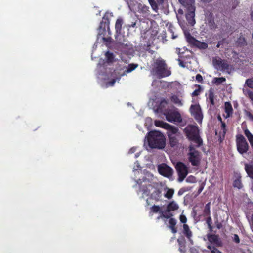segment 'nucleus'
<instances>
[{
	"instance_id": "obj_3",
	"label": "nucleus",
	"mask_w": 253,
	"mask_h": 253,
	"mask_svg": "<svg viewBox=\"0 0 253 253\" xmlns=\"http://www.w3.org/2000/svg\"><path fill=\"white\" fill-rule=\"evenodd\" d=\"M185 132L188 139L191 141L190 145L200 146L202 144V140L200 137L197 127L194 126H188L185 128Z\"/></svg>"
},
{
	"instance_id": "obj_53",
	"label": "nucleus",
	"mask_w": 253,
	"mask_h": 253,
	"mask_svg": "<svg viewBox=\"0 0 253 253\" xmlns=\"http://www.w3.org/2000/svg\"><path fill=\"white\" fill-rule=\"evenodd\" d=\"M196 80L199 83H201L203 81V77L202 76L198 74L196 76Z\"/></svg>"
},
{
	"instance_id": "obj_42",
	"label": "nucleus",
	"mask_w": 253,
	"mask_h": 253,
	"mask_svg": "<svg viewBox=\"0 0 253 253\" xmlns=\"http://www.w3.org/2000/svg\"><path fill=\"white\" fill-rule=\"evenodd\" d=\"M226 132L225 123L221 122V131L219 132L220 136L224 137Z\"/></svg>"
},
{
	"instance_id": "obj_18",
	"label": "nucleus",
	"mask_w": 253,
	"mask_h": 253,
	"mask_svg": "<svg viewBox=\"0 0 253 253\" xmlns=\"http://www.w3.org/2000/svg\"><path fill=\"white\" fill-rule=\"evenodd\" d=\"M245 169L248 175L253 179V162L245 164Z\"/></svg>"
},
{
	"instance_id": "obj_24",
	"label": "nucleus",
	"mask_w": 253,
	"mask_h": 253,
	"mask_svg": "<svg viewBox=\"0 0 253 253\" xmlns=\"http://www.w3.org/2000/svg\"><path fill=\"white\" fill-rule=\"evenodd\" d=\"M166 27L168 28V31L171 34V38L173 39H174L178 37L177 34H175V28L172 23H168L166 25Z\"/></svg>"
},
{
	"instance_id": "obj_62",
	"label": "nucleus",
	"mask_w": 253,
	"mask_h": 253,
	"mask_svg": "<svg viewBox=\"0 0 253 253\" xmlns=\"http://www.w3.org/2000/svg\"><path fill=\"white\" fill-rule=\"evenodd\" d=\"M200 2H202L204 5H205L206 0H200Z\"/></svg>"
},
{
	"instance_id": "obj_6",
	"label": "nucleus",
	"mask_w": 253,
	"mask_h": 253,
	"mask_svg": "<svg viewBox=\"0 0 253 253\" xmlns=\"http://www.w3.org/2000/svg\"><path fill=\"white\" fill-rule=\"evenodd\" d=\"M212 64L217 70L223 72H229V64L226 60H223L220 57H216L213 58Z\"/></svg>"
},
{
	"instance_id": "obj_28",
	"label": "nucleus",
	"mask_w": 253,
	"mask_h": 253,
	"mask_svg": "<svg viewBox=\"0 0 253 253\" xmlns=\"http://www.w3.org/2000/svg\"><path fill=\"white\" fill-rule=\"evenodd\" d=\"M245 135L248 138L251 146L253 147V135L251 133L250 131L246 129L244 130Z\"/></svg>"
},
{
	"instance_id": "obj_27",
	"label": "nucleus",
	"mask_w": 253,
	"mask_h": 253,
	"mask_svg": "<svg viewBox=\"0 0 253 253\" xmlns=\"http://www.w3.org/2000/svg\"><path fill=\"white\" fill-rule=\"evenodd\" d=\"M161 197V191L160 189L155 190L151 194V198L156 201H159Z\"/></svg>"
},
{
	"instance_id": "obj_19",
	"label": "nucleus",
	"mask_w": 253,
	"mask_h": 253,
	"mask_svg": "<svg viewBox=\"0 0 253 253\" xmlns=\"http://www.w3.org/2000/svg\"><path fill=\"white\" fill-rule=\"evenodd\" d=\"M233 110L231 104L229 102H226L225 103V112L226 113L225 117L227 118L230 117L233 113Z\"/></svg>"
},
{
	"instance_id": "obj_31",
	"label": "nucleus",
	"mask_w": 253,
	"mask_h": 253,
	"mask_svg": "<svg viewBox=\"0 0 253 253\" xmlns=\"http://www.w3.org/2000/svg\"><path fill=\"white\" fill-rule=\"evenodd\" d=\"M170 211H167V210L165 211H162L161 215L158 217V219H159L160 217H164L165 218H169L173 215L172 213H170Z\"/></svg>"
},
{
	"instance_id": "obj_33",
	"label": "nucleus",
	"mask_w": 253,
	"mask_h": 253,
	"mask_svg": "<svg viewBox=\"0 0 253 253\" xmlns=\"http://www.w3.org/2000/svg\"><path fill=\"white\" fill-rule=\"evenodd\" d=\"M162 211L161 209V208L160 206L157 205H153L150 208V213H157L159 212L160 213H161V211Z\"/></svg>"
},
{
	"instance_id": "obj_60",
	"label": "nucleus",
	"mask_w": 253,
	"mask_h": 253,
	"mask_svg": "<svg viewBox=\"0 0 253 253\" xmlns=\"http://www.w3.org/2000/svg\"><path fill=\"white\" fill-rule=\"evenodd\" d=\"M216 238H217L216 236H210V237H209V240L210 241H211V239H213V240H216Z\"/></svg>"
},
{
	"instance_id": "obj_52",
	"label": "nucleus",
	"mask_w": 253,
	"mask_h": 253,
	"mask_svg": "<svg viewBox=\"0 0 253 253\" xmlns=\"http://www.w3.org/2000/svg\"><path fill=\"white\" fill-rule=\"evenodd\" d=\"M178 16H181L182 18H184L185 17V15H183V10L179 9L178 10V13L177 14V18L178 19Z\"/></svg>"
},
{
	"instance_id": "obj_46",
	"label": "nucleus",
	"mask_w": 253,
	"mask_h": 253,
	"mask_svg": "<svg viewBox=\"0 0 253 253\" xmlns=\"http://www.w3.org/2000/svg\"><path fill=\"white\" fill-rule=\"evenodd\" d=\"M209 99L211 104L214 105V93L212 89L209 90Z\"/></svg>"
},
{
	"instance_id": "obj_17",
	"label": "nucleus",
	"mask_w": 253,
	"mask_h": 253,
	"mask_svg": "<svg viewBox=\"0 0 253 253\" xmlns=\"http://www.w3.org/2000/svg\"><path fill=\"white\" fill-rule=\"evenodd\" d=\"M180 50V48L176 49V51L178 52V54H179V58L178 59L179 65L182 67H185L186 66L185 64L186 63L185 57H187V56L184 55V52L181 53Z\"/></svg>"
},
{
	"instance_id": "obj_30",
	"label": "nucleus",
	"mask_w": 253,
	"mask_h": 253,
	"mask_svg": "<svg viewBox=\"0 0 253 253\" xmlns=\"http://www.w3.org/2000/svg\"><path fill=\"white\" fill-rule=\"evenodd\" d=\"M195 86L197 88L191 94L192 97L197 96L203 91V89L200 85L195 84Z\"/></svg>"
},
{
	"instance_id": "obj_59",
	"label": "nucleus",
	"mask_w": 253,
	"mask_h": 253,
	"mask_svg": "<svg viewBox=\"0 0 253 253\" xmlns=\"http://www.w3.org/2000/svg\"><path fill=\"white\" fill-rule=\"evenodd\" d=\"M158 5H162L164 3V0H156Z\"/></svg>"
},
{
	"instance_id": "obj_21",
	"label": "nucleus",
	"mask_w": 253,
	"mask_h": 253,
	"mask_svg": "<svg viewBox=\"0 0 253 253\" xmlns=\"http://www.w3.org/2000/svg\"><path fill=\"white\" fill-rule=\"evenodd\" d=\"M179 135H175L174 136H168L169 143L171 147H174L177 145L178 144V138Z\"/></svg>"
},
{
	"instance_id": "obj_7",
	"label": "nucleus",
	"mask_w": 253,
	"mask_h": 253,
	"mask_svg": "<svg viewBox=\"0 0 253 253\" xmlns=\"http://www.w3.org/2000/svg\"><path fill=\"white\" fill-rule=\"evenodd\" d=\"M175 169L178 175V181L182 182L188 174V168L182 162H177L175 165Z\"/></svg>"
},
{
	"instance_id": "obj_14",
	"label": "nucleus",
	"mask_w": 253,
	"mask_h": 253,
	"mask_svg": "<svg viewBox=\"0 0 253 253\" xmlns=\"http://www.w3.org/2000/svg\"><path fill=\"white\" fill-rule=\"evenodd\" d=\"M110 21L108 17H103V21L100 23L98 34L100 35H104V33L106 32V29H107L108 35L111 34L109 28Z\"/></svg>"
},
{
	"instance_id": "obj_12",
	"label": "nucleus",
	"mask_w": 253,
	"mask_h": 253,
	"mask_svg": "<svg viewBox=\"0 0 253 253\" xmlns=\"http://www.w3.org/2000/svg\"><path fill=\"white\" fill-rule=\"evenodd\" d=\"M136 183L140 186V190L142 192L143 194L148 195L150 194V190L148 187L151 186V181L149 179L144 177L142 179H138Z\"/></svg>"
},
{
	"instance_id": "obj_41",
	"label": "nucleus",
	"mask_w": 253,
	"mask_h": 253,
	"mask_svg": "<svg viewBox=\"0 0 253 253\" xmlns=\"http://www.w3.org/2000/svg\"><path fill=\"white\" fill-rule=\"evenodd\" d=\"M174 191L173 189H169L165 194V197L167 198L170 199H171L174 194Z\"/></svg>"
},
{
	"instance_id": "obj_13",
	"label": "nucleus",
	"mask_w": 253,
	"mask_h": 253,
	"mask_svg": "<svg viewBox=\"0 0 253 253\" xmlns=\"http://www.w3.org/2000/svg\"><path fill=\"white\" fill-rule=\"evenodd\" d=\"M158 170L159 173L166 177H169L173 174L172 169L165 164H162L158 166Z\"/></svg>"
},
{
	"instance_id": "obj_29",
	"label": "nucleus",
	"mask_w": 253,
	"mask_h": 253,
	"mask_svg": "<svg viewBox=\"0 0 253 253\" xmlns=\"http://www.w3.org/2000/svg\"><path fill=\"white\" fill-rule=\"evenodd\" d=\"M226 81V79L224 77L216 78L215 77L212 79V83L218 85L222 83H224Z\"/></svg>"
},
{
	"instance_id": "obj_25",
	"label": "nucleus",
	"mask_w": 253,
	"mask_h": 253,
	"mask_svg": "<svg viewBox=\"0 0 253 253\" xmlns=\"http://www.w3.org/2000/svg\"><path fill=\"white\" fill-rule=\"evenodd\" d=\"M169 227L173 233H176L177 232V229L175 227L176 224V220L173 218H170L169 221Z\"/></svg>"
},
{
	"instance_id": "obj_26",
	"label": "nucleus",
	"mask_w": 253,
	"mask_h": 253,
	"mask_svg": "<svg viewBox=\"0 0 253 253\" xmlns=\"http://www.w3.org/2000/svg\"><path fill=\"white\" fill-rule=\"evenodd\" d=\"M178 205L174 201L170 202L167 206V211H172L178 209Z\"/></svg>"
},
{
	"instance_id": "obj_9",
	"label": "nucleus",
	"mask_w": 253,
	"mask_h": 253,
	"mask_svg": "<svg viewBox=\"0 0 253 253\" xmlns=\"http://www.w3.org/2000/svg\"><path fill=\"white\" fill-rule=\"evenodd\" d=\"M185 36L187 42L191 45L200 49H206V42L198 41L191 36L189 32H185Z\"/></svg>"
},
{
	"instance_id": "obj_49",
	"label": "nucleus",
	"mask_w": 253,
	"mask_h": 253,
	"mask_svg": "<svg viewBox=\"0 0 253 253\" xmlns=\"http://www.w3.org/2000/svg\"><path fill=\"white\" fill-rule=\"evenodd\" d=\"M208 248L209 249L212 253H221L220 251L217 250L214 248H211L210 246H208Z\"/></svg>"
},
{
	"instance_id": "obj_10",
	"label": "nucleus",
	"mask_w": 253,
	"mask_h": 253,
	"mask_svg": "<svg viewBox=\"0 0 253 253\" xmlns=\"http://www.w3.org/2000/svg\"><path fill=\"white\" fill-rule=\"evenodd\" d=\"M195 146L190 145L189 160L193 166H198L200 163L199 152L195 150Z\"/></svg>"
},
{
	"instance_id": "obj_56",
	"label": "nucleus",
	"mask_w": 253,
	"mask_h": 253,
	"mask_svg": "<svg viewBox=\"0 0 253 253\" xmlns=\"http://www.w3.org/2000/svg\"><path fill=\"white\" fill-rule=\"evenodd\" d=\"M136 22H132L131 24H130L128 25V28H131V27L134 28L136 26Z\"/></svg>"
},
{
	"instance_id": "obj_47",
	"label": "nucleus",
	"mask_w": 253,
	"mask_h": 253,
	"mask_svg": "<svg viewBox=\"0 0 253 253\" xmlns=\"http://www.w3.org/2000/svg\"><path fill=\"white\" fill-rule=\"evenodd\" d=\"M245 116L251 121H253V115L251 114V112L247 110H245L244 111Z\"/></svg>"
},
{
	"instance_id": "obj_39",
	"label": "nucleus",
	"mask_w": 253,
	"mask_h": 253,
	"mask_svg": "<svg viewBox=\"0 0 253 253\" xmlns=\"http://www.w3.org/2000/svg\"><path fill=\"white\" fill-rule=\"evenodd\" d=\"M138 67V65L136 64H129L126 70V72L130 73L135 70Z\"/></svg>"
},
{
	"instance_id": "obj_38",
	"label": "nucleus",
	"mask_w": 253,
	"mask_h": 253,
	"mask_svg": "<svg viewBox=\"0 0 253 253\" xmlns=\"http://www.w3.org/2000/svg\"><path fill=\"white\" fill-rule=\"evenodd\" d=\"M105 56L108 62L112 63L114 61V55L112 53L107 51L105 53Z\"/></svg>"
},
{
	"instance_id": "obj_55",
	"label": "nucleus",
	"mask_w": 253,
	"mask_h": 253,
	"mask_svg": "<svg viewBox=\"0 0 253 253\" xmlns=\"http://www.w3.org/2000/svg\"><path fill=\"white\" fill-rule=\"evenodd\" d=\"M116 82L115 79H112L111 81L108 82V84L110 86H113Z\"/></svg>"
},
{
	"instance_id": "obj_44",
	"label": "nucleus",
	"mask_w": 253,
	"mask_h": 253,
	"mask_svg": "<svg viewBox=\"0 0 253 253\" xmlns=\"http://www.w3.org/2000/svg\"><path fill=\"white\" fill-rule=\"evenodd\" d=\"M245 84L250 88H253V78L246 80Z\"/></svg>"
},
{
	"instance_id": "obj_45",
	"label": "nucleus",
	"mask_w": 253,
	"mask_h": 253,
	"mask_svg": "<svg viewBox=\"0 0 253 253\" xmlns=\"http://www.w3.org/2000/svg\"><path fill=\"white\" fill-rule=\"evenodd\" d=\"M149 8L148 6L144 5L140 9V12L144 14H147L149 13Z\"/></svg>"
},
{
	"instance_id": "obj_37",
	"label": "nucleus",
	"mask_w": 253,
	"mask_h": 253,
	"mask_svg": "<svg viewBox=\"0 0 253 253\" xmlns=\"http://www.w3.org/2000/svg\"><path fill=\"white\" fill-rule=\"evenodd\" d=\"M233 186L238 189H241L242 187V184L241 183V177H239L237 179L235 180L233 183Z\"/></svg>"
},
{
	"instance_id": "obj_58",
	"label": "nucleus",
	"mask_w": 253,
	"mask_h": 253,
	"mask_svg": "<svg viewBox=\"0 0 253 253\" xmlns=\"http://www.w3.org/2000/svg\"><path fill=\"white\" fill-rule=\"evenodd\" d=\"M211 220V218H208L207 219V223L208 224L209 227L211 229V225L210 224V221Z\"/></svg>"
},
{
	"instance_id": "obj_61",
	"label": "nucleus",
	"mask_w": 253,
	"mask_h": 253,
	"mask_svg": "<svg viewBox=\"0 0 253 253\" xmlns=\"http://www.w3.org/2000/svg\"><path fill=\"white\" fill-rule=\"evenodd\" d=\"M222 42H222V41L219 42L218 43V44H217V45H216L217 47V48L219 47H220V45H221V44H222Z\"/></svg>"
},
{
	"instance_id": "obj_5",
	"label": "nucleus",
	"mask_w": 253,
	"mask_h": 253,
	"mask_svg": "<svg viewBox=\"0 0 253 253\" xmlns=\"http://www.w3.org/2000/svg\"><path fill=\"white\" fill-rule=\"evenodd\" d=\"M164 114L166 120L169 122L181 123L182 121L181 114L177 110H167Z\"/></svg>"
},
{
	"instance_id": "obj_48",
	"label": "nucleus",
	"mask_w": 253,
	"mask_h": 253,
	"mask_svg": "<svg viewBox=\"0 0 253 253\" xmlns=\"http://www.w3.org/2000/svg\"><path fill=\"white\" fill-rule=\"evenodd\" d=\"M180 222L182 223L185 224L187 221V218L184 215H181L179 217Z\"/></svg>"
},
{
	"instance_id": "obj_51",
	"label": "nucleus",
	"mask_w": 253,
	"mask_h": 253,
	"mask_svg": "<svg viewBox=\"0 0 253 253\" xmlns=\"http://www.w3.org/2000/svg\"><path fill=\"white\" fill-rule=\"evenodd\" d=\"M212 16L211 15V18L210 19H209V26L211 28H214V22L213 21V20L212 19Z\"/></svg>"
},
{
	"instance_id": "obj_54",
	"label": "nucleus",
	"mask_w": 253,
	"mask_h": 253,
	"mask_svg": "<svg viewBox=\"0 0 253 253\" xmlns=\"http://www.w3.org/2000/svg\"><path fill=\"white\" fill-rule=\"evenodd\" d=\"M190 253H198L196 249L195 248H193V247L191 248L190 249Z\"/></svg>"
},
{
	"instance_id": "obj_50",
	"label": "nucleus",
	"mask_w": 253,
	"mask_h": 253,
	"mask_svg": "<svg viewBox=\"0 0 253 253\" xmlns=\"http://www.w3.org/2000/svg\"><path fill=\"white\" fill-rule=\"evenodd\" d=\"M102 39L104 42H106L108 43H112L113 42V39L111 37H108L107 38L103 37Z\"/></svg>"
},
{
	"instance_id": "obj_23",
	"label": "nucleus",
	"mask_w": 253,
	"mask_h": 253,
	"mask_svg": "<svg viewBox=\"0 0 253 253\" xmlns=\"http://www.w3.org/2000/svg\"><path fill=\"white\" fill-rule=\"evenodd\" d=\"M183 234L186 236V237L189 240V241L191 242L192 244L193 243L192 242V240L191 239V237L192 236V232L190 230L189 226L187 224H184L183 225Z\"/></svg>"
},
{
	"instance_id": "obj_40",
	"label": "nucleus",
	"mask_w": 253,
	"mask_h": 253,
	"mask_svg": "<svg viewBox=\"0 0 253 253\" xmlns=\"http://www.w3.org/2000/svg\"><path fill=\"white\" fill-rule=\"evenodd\" d=\"M167 123L164 122L163 121L156 120L155 121V125L158 127H161L163 128H165V125H167Z\"/></svg>"
},
{
	"instance_id": "obj_34",
	"label": "nucleus",
	"mask_w": 253,
	"mask_h": 253,
	"mask_svg": "<svg viewBox=\"0 0 253 253\" xmlns=\"http://www.w3.org/2000/svg\"><path fill=\"white\" fill-rule=\"evenodd\" d=\"M171 100L174 103L177 104L178 105L181 106L182 105V103L181 100L176 95H173L171 97Z\"/></svg>"
},
{
	"instance_id": "obj_4",
	"label": "nucleus",
	"mask_w": 253,
	"mask_h": 253,
	"mask_svg": "<svg viewBox=\"0 0 253 253\" xmlns=\"http://www.w3.org/2000/svg\"><path fill=\"white\" fill-rule=\"evenodd\" d=\"M153 71L159 78L168 77L171 75V71L168 69L165 61L158 58L155 61L153 68Z\"/></svg>"
},
{
	"instance_id": "obj_63",
	"label": "nucleus",
	"mask_w": 253,
	"mask_h": 253,
	"mask_svg": "<svg viewBox=\"0 0 253 253\" xmlns=\"http://www.w3.org/2000/svg\"><path fill=\"white\" fill-rule=\"evenodd\" d=\"M150 205V203L149 201V199L146 200V206H149Z\"/></svg>"
},
{
	"instance_id": "obj_22",
	"label": "nucleus",
	"mask_w": 253,
	"mask_h": 253,
	"mask_svg": "<svg viewBox=\"0 0 253 253\" xmlns=\"http://www.w3.org/2000/svg\"><path fill=\"white\" fill-rule=\"evenodd\" d=\"M177 242L179 245V251L181 253H186V242L184 239H178Z\"/></svg>"
},
{
	"instance_id": "obj_11",
	"label": "nucleus",
	"mask_w": 253,
	"mask_h": 253,
	"mask_svg": "<svg viewBox=\"0 0 253 253\" xmlns=\"http://www.w3.org/2000/svg\"><path fill=\"white\" fill-rule=\"evenodd\" d=\"M191 115L199 123H201L203 119L201 109L199 104L191 105L190 108Z\"/></svg>"
},
{
	"instance_id": "obj_16",
	"label": "nucleus",
	"mask_w": 253,
	"mask_h": 253,
	"mask_svg": "<svg viewBox=\"0 0 253 253\" xmlns=\"http://www.w3.org/2000/svg\"><path fill=\"white\" fill-rule=\"evenodd\" d=\"M123 24V20L122 18H118L115 23V39L117 40L118 37L121 33L122 25Z\"/></svg>"
},
{
	"instance_id": "obj_1",
	"label": "nucleus",
	"mask_w": 253,
	"mask_h": 253,
	"mask_svg": "<svg viewBox=\"0 0 253 253\" xmlns=\"http://www.w3.org/2000/svg\"><path fill=\"white\" fill-rule=\"evenodd\" d=\"M183 6L186 8L185 15L186 20L182 18L181 16H178V21L185 35V32H189V28L192 27L195 24L194 18L195 7L194 4Z\"/></svg>"
},
{
	"instance_id": "obj_20",
	"label": "nucleus",
	"mask_w": 253,
	"mask_h": 253,
	"mask_svg": "<svg viewBox=\"0 0 253 253\" xmlns=\"http://www.w3.org/2000/svg\"><path fill=\"white\" fill-rule=\"evenodd\" d=\"M169 99L163 98L161 99L159 104L158 106L157 107V110L159 112H162L164 110H165L166 107L169 104Z\"/></svg>"
},
{
	"instance_id": "obj_43",
	"label": "nucleus",
	"mask_w": 253,
	"mask_h": 253,
	"mask_svg": "<svg viewBox=\"0 0 253 253\" xmlns=\"http://www.w3.org/2000/svg\"><path fill=\"white\" fill-rule=\"evenodd\" d=\"M245 42L246 41L245 38L242 36H240L236 41L237 44L239 46L244 45L245 43Z\"/></svg>"
},
{
	"instance_id": "obj_35",
	"label": "nucleus",
	"mask_w": 253,
	"mask_h": 253,
	"mask_svg": "<svg viewBox=\"0 0 253 253\" xmlns=\"http://www.w3.org/2000/svg\"><path fill=\"white\" fill-rule=\"evenodd\" d=\"M183 6L191 5L194 4L195 0H178Z\"/></svg>"
},
{
	"instance_id": "obj_8",
	"label": "nucleus",
	"mask_w": 253,
	"mask_h": 253,
	"mask_svg": "<svg viewBox=\"0 0 253 253\" xmlns=\"http://www.w3.org/2000/svg\"><path fill=\"white\" fill-rule=\"evenodd\" d=\"M237 149L240 154L246 153L248 150L249 146L244 137L242 135L237 136Z\"/></svg>"
},
{
	"instance_id": "obj_64",
	"label": "nucleus",
	"mask_w": 253,
	"mask_h": 253,
	"mask_svg": "<svg viewBox=\"0 0 253 253\" xmlns=\"http://www.w3.org/2000/svg\"><path fill=\"white\" fill-rule=\"evenodd\" d=\"M251 19L253 21V11L251 12Z\"/></svg>"
},
{
	"instance_id": "obj_36",
	"label": "nucleus",
	"mask_w": 253,
	"mask_h": 253,
	"mask_svg": "<svg viewBox=\"0 0 253 253\" xmlns=\"http://www.w3.org/2000/svg\"><path fill=\"white\" fill-rule=\"evenodd\" d=\"M148 2L150 4L152 9L157 12L159 9L158 4L155 0H148Z\"/></svg>"
},
{
	"instance_id": "obj_32",
	"label": "nucleus",
	"mask_w": 253,
	"mask_h": 253,
	"mask_svg": "<svg viewBox=\"0 0 253 253\" xmlns=\"http://www.w3.org/2000/svg\"><path fill=\"white\" fill-rule=\"evenodd\" d=\"M243 92L245 95L249 98L251 101L253 103V91L250 90H243Z\"/></svg>"
},
{
	"instance_id": "obj_15",
	"label": "nucleus",
	"mask_w": 253,
	"mask_h": 253,
	"mask_svg": "<svg viewBox=\"0 0 253 253\" xmlns=\"http://www.w3.org/2000/svg\"><path fill=\"white\" fill-rule=\"evenodd\" d=\"M165 129L167 130V135L168 136H174L175 135H179V133H178V128L173 126H172L168 123L167 125H165Z\"/></svg>"
},
{
	"instance_id": "obj_57",
	"label": "nucleus",
	"mask_w": 253,
	"mask_h": 253,
	"mask_svg": "<svg viewBox=\"0 0 253 253\" xmlns=\"http://www.w3.org/2000/svg\"><path fill=\"white\" fill-rule=\"evenodd\" d=\"M234 240L236 242V243H239V237L237 235H234Z\"/></svg>"
},
{
	"instance_id": "obj_2",
	"label": "nucleus",
	"mask_w": 253,
	"mask_h": 253,
	"mask_svg": "<svg viewBox=\"0 0 253 253\" xmlns=\"http://www.w3.org/2000/svg\"><path fill=\"white\" fill-rule=\"evenodd\" d=\"M148 145L151 148L163 149L166 145L165 138L159 131H151L148 135Z\"/></svg>"
}]
</instances>
